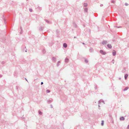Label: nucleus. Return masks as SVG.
Returning a JSON list of instances; mask_svg holds the SVG:
<instances>
[{
  "mask_svg": "<svg viewBox=\"0 0 129 129\" xmlns=\"http://www.w3.org/2000/svg\"><path fill=\"white\" fill-rule=\"evenodd\" d=\"M100 52L101 54L103 55H105L106 54V53L103 50H100Z\"/></svg>",
  "mask_w": 129,
  "mask_h": 129,
  "instance_id": "1",
  "label": "nucleus"
},
{
  "mask_svg": "<svg viewBox=\"0 0 129 129\" xmlns=\"http://www.w3.org/2000/svg\"><path fill=\"white\" fill-rule=\"evenodd\" d=\"M108 42L107 41L104 40L102 42V44L103 45L106 44Z\"/></svg>",
  "mask_w": 129,
  "mask_h": 129,
  "instance_id": "2",
  "label": "nucleus"
},
{
  "mask_svg": "<svg viewBox=\"0 0 129 129\" xmlns=\"http://www.w3.org/2000/svg\"><path fill=\"white\" fill-rule=\"evenodd\" d=\"M112 53L113 56H115L116 54V52L115 50H113L112 51Z\"/></svg>",
  "mask_w": 129,
  "mask_h": 129,
  "instance_id": "3",
  "label": "nucleus"
},
{
  "mask_svg": "<svg viewBox=\"0 0 129 129\" xmlns=\"http://www.w3.org/2000/svg\"><path fill=\"white\" fill-rule=\"evenodd\" d=\"M52 60L54 62H55L56 61V58L55 57H53L52 58Z\"/></svg>",
  "mask_w": 129,
  "mask_h": 129,
  "instance_id": "4",
  "label": "nucleus"
},
{
  "mask_svg": "<svg viewBox=\"0 0 129 129\" xmlns=\"http://www.w3.org/2000/svg\"><path fill=\"white\" fill-rule=\"evenodd\" d=\"M69 61V59L68 58H65L64 60V61L66 63H67Z\"/></svg>",
  "mask_w": 129,
  "mask_h": 129,
  "instance_id": "5",
  "label": "nucleus"
},
{
  "mask_svg": "<svg viewBox=\"0 0 129 129\" xmlns=\"http://www.w3.org/2000/svg\"><path fill=\"white\" fill-rule=\"evenodd\" d=\"M63 47L65 48H66L67 46V45L66 43H64L63 44Z\"/></svg>",
  "mask_w": 129,
  "mask_h": 129,
  "instance_id": "6",
  "label": "nucleus"
},
{
  "mask_svg": "<svg viewBox=\"0 0 129 129\" xmlns=\"http://www.w3.org/2000/svg\"><path fill=\"white\" fill-rule=\"evenodd\" d=\"M108 47L110 49H111L112 48V46L111 44H108L107 45Z\"/></svg>",
  "mask_w": 129,
  "mask_h": 129,
  "instance_id": "7",
  "label": "nucleus"
},
{
  "mask_svg": "<svg viewBox=\"0 0 129 129\" xmlns=\"http://www.w3.org/2000/svg\"><path fill=\"white\" fill-rule=\"evenodd\" d=\"M128 75L127 74H126L124 76V78L125 80H126L127 79V78L128 77Z\"/></svg>",
  "mask_w": 129,
  "mask_h": 129,
  "instance_id": "8",
  "label": "nucleus"
},
{
  "mask_svg": "<svg viewBox=\"0 0 129 129\" xmlns=\"http://www.w3.org/2000/svg\"><path fill=\"white\" fill-rule=\"evenodd\" d=\"M125 119L123 117H121L120 118V120H124Z\"/></svg>",
  "mask_w": 129,
  "mask_h": 129,
  "instance_id": "9",
  "label": "nucleus"
},
{
  "mask_svg": "<svg viewBox=\"0 0 129 129\" xmlns=\"http://www.w3.org/2000/svg\"><path fill=\"white\" fill-rule=\"evenodd\" d=\"M52 100H53L52 99H49V100L48 101V102L49 103H50L52 101Z\"/></svg>",
  "mask_w": 129,
  "mask_h": 129,
  "instance_id": "10",
  "label": "nucleus"
},
{
  "mask_svg": "<svg viewBox=\"0 0 129 129\" xmlns=\"http://www.w3.org/2000/svg\"><path fill=\"white\" fill-rule=\"evenodd\" d=\"M60 62V61H58L57 62V67H58L59 65V63Z\"/></svg>",
  "mask_w": 129,
  "mask_h": 129,
  "instance_id": "11",
  "label": "nucleus"
},
{
  "mask_svg": "<svg viewBox=\"0 0 129 129\" xmlns=\"http://www.w3.org/2000/svg\"><path fill=\"white\" fill-rule=\"evenodd\" d=\"M128 87H125V88L123 90V91H126L128 89Z\"/></svg>",
  "mask_w": 129,
  "mask_h": 129,
  "instance_id": "12",
  "label": "nucleus"
},
{
  "mask_svg": "<svg viewBox=\"0 0 129 129\" xmlns=\"http://www.w3.org/2000/svg\"><path fill=\"white\" fill-rule=\"evenodd\" d=\"M88 11V9L87 8H85L84 9V11L85 12H87Z\"/></svg>",
  "mask_w": 129,
  "mask_h": 129,
  "instance_id": "13",
  "label": "nucleus"
},
{
  "mask_svg": "<svg viewBox=\"0 0 129 129\" xmlns=\"http://www.w3.org/2000/svg\"><path fill=\"white\" fill-rule=\"evenodd\" d=\"M89 51L90 52H93V48H90L89 50Z\"/></svg>",
  "mask_w": 129,
  "mask_h": 129,
  "instance_id": "14",
  "label": "nucleus"
},
{
  "mask_svg": "<svg viewBox=\"0 0 129 129\" xmlns=\"http://www.w3.org/2000/svg\"><path fill=\"white\" fill-rule=\"evenodd\" d=\"M87 4L86 3H85L84 4V6L85 7H87Z\"/></svg>",
  "mask_w": 129,
  "mask_h": 129,
  "instance_id": "15",
  "label": "nucleus"
},
{
  "mask_svg": "<svg viewBox=\"0 0 129 129\" xmlns=\"http://www.w3.org/2000/svg\"><path fill=\"white\" fill-rule=\"evenodd\" d=\"M45 21L47 23H50V21H48V20H47V19L45 20Z\"/></svg>",
  "mask_w": 129,
  "mask_h": 129,
  "instance_id": "16",
  "label": "nucleus"
},
{
  "mask_svg": "<svg viewBox=\"0 0 129 129\" xmlns=\"http://www.w3.org/2000/svg\"><path fill=\"white\" fill-rule=\"evenodd\" d=\"M101 100H100L99 101V105L98 106L99 107V108L100 107V102Z\"/></svg>",
  "mask_w": 129,
  "mask_h": 129,
  "instance_id": "17",
  "label": "nucleus"
},
{
  "mask_svg": "<svg viewBox=\"0 0 129 129\" xmlns=\"http://www.w3.org/2000/svg\"><path fill=\"white\" fill-rule=\"evenodd\" d=\"M50 92V91L49 90H46V92L47 93H49Z\"/></svg>",
  "mask_w": 129,
  "mask_h": 129,
  "instance_id": "18",
  "label": "nucleus"
},
{
  "mask_svg": "<svg viewBox=\"0 0 129 129\" xmlns=\"http://www.w3.org/2000/svg\"><path fill=\"white\" fill-rule=\"evenodd\" d=\"M39 114L40 115H41L42 114V112L40 111H39Z\"/></svg>",
  "mask_w": 129,
  "mask_h": 129,
  "instance_id": "19",
  "label": "nucleus"
},
{
  "mask_svg": "<svg viewBox=\"0 0 129 129\" xmlns=\"http://www.w3.org/2000/svg\"><path fill=\"white\" fill-rule=\"evenodd\" d=\"M73 25L75 27H77V25L75 24V23H74L73 24Z\"/></svg>",
  "mask_w": 129,
  "mask_h": 129,
  "instance_id": "20",
  "label": "nucleus"
},
{
  "mask_svg": "<svg viewBox=\"0 0 129 129\" xmlns=\"http://www.w3.org/2000/svg\"><path fill=\"white\" fill-rule=\"evenodd\" d=\"M37 8L39 9V10H41L42 9V8H41V7H38V8Z\"/></svg>",
  "mask_w": 129,
  "mask_h": 129,
  "instance_id": "21",
  "label": "nucleus"
},
{
  "mask_svg": "<svg viewBox=\"0 0 129 129\" xmlns=\"http://www.w3.org/2000/svg\"><path fill=\"white\" fill-rule=\"evenodd\" d=\"M43 53H45L46 52V51L44 49H43L42 51Z\"/></svg>",
  "mask_w": 129,
  "mask_h": 129,
  "instance_id": "22",
  "label": "nucleus"
},
{
  "mask_svg": "<svg viewBox=\"0 0 129 129\" xmlns=\"http://www.w3.org/2000/svg\"><path fill=\"white\" fill-rule=\"evenodd\" d=\"M125 68H124V69L123 70V71H122V72L123 73H124V71H125Z\"/></svg>",
  "mask_w": 129,
  "mask_h": 129,
  "instance_id": "23",
  "label": "nucleus"
},
{
  "mask_svg": "<svg viewBox=\"0 0 129 129\" xmlns=\"http://www.w3.org/2000/svg\"><path fill=\"white\" fill-rule=\"evenodd\" d=\"M102 125L103 126L104 125V121H102V122L101 123Z\"/></svg>",
  "mask_w": 129,
  "mask_h": 129,
  "instance_id": "24",
  "label": "nucleus"
},
{
  "mask_svg": "<svg viewBox=\"0 0 129 129\" xmlns=\"http://www.w3.org/2000/svg\"><path fill=\"white\" fill-rule=\"evenodd\" d=\"M20 28V29H21V32H20V34H22V32H21V31L22 30V27H21Z\"/></svg>",
  "mask_w": 129,
  "mask_h": 129,
  "instance_id": "25",
  "label": "nucleus"
},
{
  "mask_svg": "<svg viewBox=\"0 0 129 129\" xmlns=\"http://www.w3.org/2000/svg\"><path fill=\"white\" fill-rule=\"evenodd\" d=\"M101 100V102H100V104H101V102H103V103H104V101L102 100Z\"/></svg>",
  "mask_w": 129,
  "mask_h": 129,
  "instance_id": "26",
  "label": "nucleus"
},
{
  "mask_svg": "<svg viewBox=\"0 0 129 129\" xmlns=\"http://www.w3.org/2000/svg\"><path fill=\"white\" fill-rule=\"evenodd\" d=\"M115 1L114 0H112L111 1V2L112 3H115Z\"/></svg>",
  "mask_w": 129,
  "mask_h": 129,
  "instance_id": "27",
  "label": "nucleus"
},
{
  "mask_svg": "<svg viewBox=\"0 0 129 129\" xmlns=\"http://www.w3.org/2000/svg\"><path fill=\"white\" fill-rule=\"evenodd\" d=\"M19 86H16V88L17 89H18L19 88Z\"/></svg>",
  "mask_w": 129,
  "mask_h": 129,
  "instance_id": "28",
  "label": "nucleus"
},
{
  "mask_svg": "<svg viewBox=\"0 0 129 129\" xmlns=\"http://www.w3.org/2000/svg\"><path fill=\"white\" fill-rule=\"evenodd\" d=\"M85 62H86V63H87L88 62V61L87 59H85Z\"/></svg>",
  "mask_w": 129,
  "mask_h": 129,
  "instance_id": "29",
  "label": "nucleus"
},
{
  "mask_svg": "<svg viewBox=\"0 0 129 129\" xmlns=\"http://www.w3.org/2000/svg\"><path fill=\"white\" fill-rule=\"evenodd\" d=\"M125 6H127L128 5V4L127 3H125Z\"/></svg>",
  "mask_w": 129,
  "mask_h": 129,
  "instance_id": "30",
  "label": "nucleus"
},
{
  "mask_svg": "<svg viewBox=\"0 0 129 129\" xmlns=\"http://www.w3.org/2000/svg\"><path fill=\"white\" fill-rule=\"evenodd\" d=\"M29 11L30 12H32V10L31 9H29Z\"/></svg>",
  "mask_w": 129,
  "mask_h": 129,
  "instance_id": "31",
  "label": "nucleus"
},
{
  "mask_svg": "<svg viewBox=\"0 0 129 129\" xmlns=\"http://www.w3.org/2000/svg\"><path fill=\"white\" fill-rule=\"evenodd\" d=\"M56 33H58V30L57 29L56 30Z\"/></svg>",
  "mask_w": 129,
  "mask_h": 129,
  "instance_id": "32",
  "label": "nucleus"
},
{
  "mask_svg": "<svg viewBox=\"0 0 129 129\" xmlns=\"http://www.w3.org/2000/svg\"><path fill=\"white\" fill-rule=\"evenodd\" d=\"M3 76L2 75H0V78H2Z\"/></svg>",
  "mask_w": 129,
  "mask_h": 129,
  "instance_id": "33",
  "label": "nucleus"
},
{
  "mask_svg": "<svg viewBox=\"0 0 129 129\" xmlns=\"http://www.w3.org/2000/svg\"><path fill=\"white\" fill-rule=\"evenodd\" d=\"M4 22L5 23H5H6V21L5 20V19H4Z\"/></svg>",
  "mask_w": 129,
  "mask_h": 129,
  "instance_id": "34",
  "label": "nucleus"
},
{
  "mask_svg": "<svg viewBox=\"0 0 129 129\" xmlns=\"http://www.w3.org/2000/svg\"><path fill=\"white\" fill-rule=\"evenodd\" d=\"M127 129H129V124L127 126Z\"/></svg>",
  "mask_w": 129,
  "mask_h": 129,
  "instance_id": "35",
  "label": "nucleus"
},
{
  "mask_svg": "<svg viewBox=\"0 0 129 129\" xmlns=\"http://www.w3.org/2000/svg\"><path fill=\"white\" fill-rule=\"evenodd\" d=\"M5 38H4V39L3 40V41H5Z\"/></svg>",
  "mask_w": 129,
  "mask_h": 129,
  "instance_id": "36",
  "label": "nucleus"
},
{
  "mask_svg": "<svg viewBox=\"0 0 129 129\" xmlns=\"http://www.w3.org/2000/svg\"><path fill=\"white\" fill-rule=\"evenodd\" d=\"M40 30H43V29H42V28L41 27V28H40Z\"/></svg>",
  "mask_w": 129,
  "mask_h": 129,
  "instance_id": "37",
  "label": "nucleus"
},
{
  "mask_svg": "<svg viewBox=\"0 0 129 129\" xmlns=\"http://www.w3.org/2000/svg\"><path fill=\"white\" fill-rule=\"evenodd\" d=\"M43 84V82H42L41 83V85H42Z\"/></svg>",
  "mask_w": 129,
  "mask_h": 129,
  "instance_id": "38",
  "label": "nucleus"
},
{
  "mask_svg": "<svg viewBox=\"0 0 129 129\" xmlns=\"http://www.w3.org/2000/svg\"><path fill=\"white\" fill-rule=\"evenodd\" d=\"M103 6V4H101L100 5V6L101 7H102V6Z\"/></svg>",
  "mask_w": 129,
  "mask_h": 129,
  "instance_id": "39",
  "label": "nucleus"
},
{
  "mask_svg": "<svg viewBox=\"0 0 129 129\" xmlns=\"http://www.w3.org/2000/svg\"><path fill=\"white\" fill-rule=\"evenodd\" d=\"M95 89H97V87L96 86L95 87Z\"/></svg>",
  "mask_w": 129,
  "mask_h": 129,
  "instance_id": "40",
  "label": "nucleus"
},
{
  "mask_svg": "<svg viewBox=\"0 0 129 129\" xmlns=\"http://www.w3.org/2000/svg\"><path fill=\"white\" fill-rule=\"evenodd\" d=\"M4 62H2V64H4Z\"/></svg>",
  "mask_w": 129,
  "mask_h": 129,
  "instance_id": "41",
  "label": "nucleus"
},
{
  "mask_svg": "<svg viewBox=\"0 0 129 129\" xmlns=\"http://www.w3.org/2000/svg\"><path fill=\"white\" fill-rule=\"evenodd\" d=\"M51 108H52V105H51Z\"/></svg>",
  "mask_w": 129,
  "mask_h": 129,
  "instance_id": "42",
  "label": "nucleus"
},
{
  "mask_svg": "<svg viewBox=\"0 0 129 129\" xmlns=\"http://www.w3.org/2000/svg\"><path fill=\"white\" fill-rule=\"evenodd\" d=\"M82 44H85V43H82Z\"/></svg>",
  "mask_w": 129,
  "mask_h": 129,
  "instance_id": "43",
  "label": "nucleus"
},
{
  "mask_svg": "<svg viewBox=\"0 0 129 129\" xmlns=\"http://www.w3.org/2000/svg\"><path fill=\"white\" fill-rule=\"evenodd\" d=\"M25 52H27V50H25Z\"/></svg>",
  "mask_w": 129,
  "mask_h": 129,
  "instance_id": "44",
  "label": "nucleus"
},
{
  "mask_svg": "<svg viewBox=\"0 0 129 129\" xmlns=\"http://www.w3.org/2000/svg\"><path fill=\"white\" fill-rule=\"evenodd\" d=\"M117 27L118 28H119V27Z\"/></svg>",
  "mask_w": 129,
  "mask_h": 129,
  "instance_id": "45",
  "label": "nucleus"
},
{
  "mask_svg": "<svg viewBox=\"0 0 129 129\" xmlns=\"http://www.w3.org/2000/svg\"><path fill=\"white\" fill-rule=\"evenodd\" d=\"M114 61V59H113V60H112V61Z\"/></svg>",
  "mask_w": 129,
  "mask_h": 129,
  "instance_id": "46",
  "label": "nucleus"
},
{
  "mask_svg": "<svg viewBox=\"0 0 129 129\" xmlns=\"http://www.w3.org/2000/svg\"><path fill=\"white\" fill-rule=\"evenodd\" d=\"M26 79V80L27 81V79Z\"/></svg>",
  "mask_w": 129,
  "mask_h": 129,
  "instance_id": "47",
  "label": "nucleus"
},
{
  "mask_svg": "<svg viewBox=\"0 0 129 129\" xmlns=\"http://www.w3.org/2000/svg\"><path fill=\"white\" fill-rule=\"evenodd\" d=\"M119 79H120V78H119Z\"/></svg>",
  "mask_w": 129,
  "mask_h": 129,
  "instance_id": "48",
  "label": "nucleus"
},
{
  "mask_svg": "<svg viewBox=\"0 0 129 129\" xmlns=\"http://www.w3.org/2000/svg\"><path fill=\"white\" fill-rule=\"evenodd\" d=\"M27 0V1H28V0Z\"/></svg>",
  "mask_w": 129,
  "mask_h": 129,
  "instance_id": "49",
  "label": "nucleus"
}]
</instances>
